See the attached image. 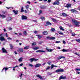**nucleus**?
Here are the masks:
<instances>
[{
	"mask_svg": "<svg viewBox=\"0 0 80 80\" xmlns=\"http://www.w3.org/2000/svg\"><path fill=\"white\" fill-rule=\"evenodd\" d=\"M16 67H18V66H17V65L15 67H13V68H16Z\"/></svg>",
	"mask_w": 80,
	"mask_h": 80,
	"instance_id": "obj_63",
	"label": "nucleus"
},
{
	"mask_svg": "<svg viewBox=\"0 0 80 80\" xmlns=\"http://www.w3.org/2000/svg\"><path fill=\"white\" fill-rule=\"evenodd\" d=\"M29 60L31 62H33V58L30 59H29Z\"/></svg>",
	"mask_w": 80,
	"mask_h": 80,
	"instance_id": "obj_35",
	"label": "nucleus"
},
{
	"mask_svg": "<svg viewBox=\"0 0 80 80\" xmlns=\"http://www.w3.org/2000/svg\"><path fill=\"white\" fill-rule=\"evenodd\" d=\"M41 19L42 20H45V17H42L41 18Z\"/></svg>",
	"mask_w": 80,
	"mask_h": 80,
	"instance_id": "obj_38",
	"label": "nucleus"
},
{
	"mask_svg": "<svg viewBox=\"0 0 80 80\" xmlns=\"http://www.w3.org/2000/svg\"><path fill=\"white\" fill-rule=\"evenodd\" d=\"M66 78H67L66 77H63V76H61L59 78V80H63L64 79H66Z\"/></svg>",
	"mask_w": 80,
	"mask_h": 80,
	"instance_id": "obj_6",
	"label": "nucleus"
},
{
	"mask_svg": "<svg viewBox=\"0 0 80 80\" xmlns=\"http://www.w3.org/2000/svg\"><path fill=\"white\" fill-rule=\"evenodd\" d=\"M46 38L48 39H50V37H49V36H48L46 37Z\"/></svg>",
	"mask_w": 80,
	"mask_h": 80,
	"instance_id": "obj_50",
	"label": "nucleus"
},
{
	"mask_svg": "<svg viewBox=\"0 0 80 80\" xmlns=\"http://www.w3.org/2000/svg\"><path fill=\"white\" fill-rule=\"evenodd\" d=\"M42 12V10H40L39 11V15H40V14H41Z\"/></svg>",
	"mask_w": 80,
	"mask_h": 80,
	"instance_id": "obj_45",
	"label": "nucleus"
},
{
	"mask_svg": "<svg viewBox=\"0 0 80 80\" xmlns=\"http://www.w3.org/2000/svg\"><path fill=\"white\" fill-rule=\"evenodd\" d=\"M24 35H27V32L26 31H25L23 32Z\"/></svg>",
	"mask_w": 80,
	"mask_h": 80,
	"instance_id": "obj_44",
	"label": "nucleus"
},
{
	"mask_svg": "<svg viewBox=\"0 0 80 80\" xmlns=\"http://www.w3.org/2000/svg\"><path fill=\"white\" fill-rule=\"evenodd\" d=\"M7 39L8 40H12V38H7Z\"/></svg>",
	"mask_w": 80,
	"mask_h": 80,
	"instance_id": "obj_54",
	"label": "nucleus"
},
{
	"mask_svg": "<svg viewBox=\"0 0 80 80\" xmlns=\"http://www.w3.org/2000/svg\"><path fill=\"white\" fill-rule=\"evenodd\" d=\"M75 70L77 71H80V68H76Z\"/></svg>",
	"mask_w": 80,
	"mask_h": 80,
	"instance_id": "obj_40",
	"label": "nucleus"
},
{
	"mask_svg": "<svg viewBox=\"0 0 80 80\" xmlns=\"http://www.w3.org/2000/svg\"><path fill=\"white\" fill-rule=\"evenodd\" d=\"M62 42L63 44H66V42H65V41H63Z\"/></svg>",
	"mask_w": 80,
	"mask_h": 80,
	"instance_id": "obj_53",
	"label": "nucleus"
},
{
	"mask_svg": "<svg viewBox=\"0 0 80 80\" xmlns=\"http://www.w3.org/2000/svg\"><path fill=\"white\" fill-rule=\"evenodd\" d=\"M59 28L61 30H62V31H64L65 30V29H64L63 28V27H62V26H60L59 27Z\"/></svg>",
	"mask_w": 80,
	"mask_h": 80,
	"instance_id": "obj_28",
	"label": "nucleus"
},
{
	"mask_svg": "<svg viewBox=\"0 0 80 80\" xmlns=\"http://www.w3.org/2000/svg\"><path fill=\"white\" fill-rule=\"evenodd\" d=\"M8 29L10 30H12V28L10 27Z\"/></svg>",
	"mask_w": 80,
	"mask_h": 80,
	"instance_id": "obj_55",
	"label": "nucleus"
},
{
	"mask_svg": "<svg viewBox=\"0 0 80 80\" xmlns=\"http://www.w3.org/2000/svg\"><path fill=\"white\" fill-rule=\"evenodd\" d=\"M23 65V63L20 64L19 65V66H20V67H22V66Z\"/></svg>",
	"mask_w": 80,
	"mask_h": 80,
	"instance_id": "obj_57",
	"label": "nucleus"
},
{
	"mask_svg": "<svg viewBox=\"0 0 80 80\" xmlns=\"http://www.w3.org/2000/svg\"><path fill=\"white\" fill-rule=\"evenodd\" d=\"M36 36H37V37H38V38H39V39H40L42 38V35L38 34L36 35Z\"/></svg>",
	"mask_w": 80,
	"mask_h": 80,
	"instance_id": "obj_19",
	"label": "nucleus"
},
{
	"mask_svg": "<svg viewBox=\"0 0 80 80\" xmlns=\"http://www.w3.org/2000/svg\"><path fill=\"white\" fill-rule=\"evenodd\" d=\"M60 4V2H59L58 1L57 2H55L53 3V5H59Z\"/></svg>",
	"mask_w": 80,
	"mask_h": 80,
	"instance_id": "obj_10",
	"label": "nucleus"
},
{
	"mask_svg": "<svg viewBox=\"0 0 80 80\" xmlns=\"http://www.w3.org/2000/svg\"><path fill=\"white\" fill-rule=\"evenodd\" d=\"M0 17L2 18H4L6 17V16L3 14H0Z\"/></svg>",
	"mask_w": 80,
	"mask_h": 80,
	"instance_id": "obj_18",
	"label": "nucleus"
},
{
	"mask_svg": "<svg viewBox=\"0 0 80 80\" xmlns=\"http://www.w3.org/2000/svg\"><path fill=\"white\" fill-rule=\"evenodd\" d=\"M37 60L36 59H35V58H33V61H34V62H36V61H37Z\"/></svg>",
	"mask_w": 80,
	"mask_h": 80,
	"instance_id": "obj_41",
	"label": "nucleus"
},
{
	"mask_svg": "<svg viewBox=\"0 0 80 80\" xmlns=\"http://www.w3.org/2000/svg\"><path fill=\"white\" fill-rule=\"evenodd\" d=\"M72 23H74L75 26L78 27H80V25H79V22H77V21L75 19H72Z\"/></svg>",
	"mask_w": 80,
	"mask_h": 80,
	"instance_id": "obj_1",
	"label": "nucleus"
},
{
	"mask_svg": "<svg viewBox=\"0 0 80 80\" xmlns=\"http://www.w3.org/2000/svg\"><path fill=\"white\" fill-rule=\"evenodd\" d=\"M18 34L19 35H18V36H20V35H22V33L21 32L19 33Z\"/></svg>",
	"mask_w": 80,
	"mask_h": 80,
	"instance_id": "obj_51",
	"label": "nucleus"
},
{
	"mask_svg": "<svg viewBox=\"0 0 80 80\" xmlns=\"http://www.w3.org/2000/svg\"><path fill=\"white\" fill-rule=\"evenodd\" d=\"M37 32H38L37 31H34V33H37Z\"/></svg>",
	"mask_w": 80,
	"mask_h": 80,
	"instance_id": "obj_61",
	"label": "nucleus"
},
{
	"mask_svg": "<svg viewBox=\"0 0 80 80\" xmlns=\"http://www.w3.org/2000/svg\"><path fill=\"white\" fill-rule=\"evenodd\" d=\"M10 48H11V49H12L13 47V46L12 45V44H10Z\"/></svg>",
	"mask_w": 80,
	"mask_h": 80,
	"instance_id": "obj_37",
	"label": "nucleus"
},
{
	"mask_svg": "<svg viewBox=\"0 0 80 80\" xmlns=\"http://www.w3.org/2000/svg\"><path fill=\"white\" fill-rule=\"evenodd\" d=\"M12 12L15 13V15H17V14H18V11L17 10L15 11L13 10L12 11Z\"/></svg>",
	"mask_w": 80,
	"mask_h": 80,
	"instance_id": "obj_22",
	"label": "nucleus"
},
{
	"mask_svg": "<svg viewBox=\"0 0 80 80\" xmlns=\"http://www.w3.org/2000/svg\"><path fill=\"white\" fill-rule=\"evenodd\" d=\"M29 67H32L33 66V65H32V64H29Z\"/></svg>",
	"mask_w": 80,
	"mask_h": 80,
	"instance_id": "obj_47",
	"label": "nucleus"
},
{
	"mask_svg": "<svg viewBox=\"0 0 80 80\" xmlns=\"http://www.w3.org/2000/svg\"><path fill=\"white\" fill-rule=\"evenodd\" d=\"M45 26H48V25H52V23L49 22V21H48L45 22Z\"/></svg>",
	"mask_w": 80,
	"mask_h": 80,
	"instance_id": "obj_4",
	"label": "nucleus"
},
{
	"mask_svg": "<svg viewBox=\"0 0 80 80\" xmlns=\"http://www.w3.org/2000/svg\"><path fill=\"white\" fill-rule=\"evenodd\" d=\"M41 66V64L40 63H38L37 64H36L35 67V68H37V67H40Z\"/></svg>",
	"mask_w": 80,
	"mask_h": 80,
	"instance_id": "obj_14",
	"label": "nucleus"
},
{
	"mask_svg": "<svg viewBox=\"0 0 80 80\" xmlns=\"http://www.w3.org/2000/svg\"><path fill=\"white\" fill-rule=\"evenodd\" d=\"M24 12V10L23 9H21V12Z\"/></svg>",
	"mask_w": 80,
	"mask_h": 80,
	"instance_id": "obj_56",
	"label": "nucleus"
},
{
	"mask_svg": "<svg viewBox=\"0 0 80 80\" xmlns=\"http://www.w3.org/2000/svg\"><path fill=\"white\" fill-rule=\"evenodd\" d=\"M51 19L54 22H57V20L55 19V18H52Z\"/></svg>",
	"mask_w": 80,
	"mask_h": 80,
	"instance_id": "obj_30",
	"label": "nucleus"
},
{
	"mask_svg": "<svg viewBox=\"0 0 80 80\" xmlns=\"http://www.w3.org/2000/svg\"><path fill=\"white\" fill-rule=\"evenodd\" d=\"M64 72V70L63 69H58L55 71L56 73H58V72Z\"/></svg>",
	"mask_w": 80,
	"mask_h": 80,
	"instance_id": "obj_2",
	"label": "nucleus"
},
{
	"mask_svg": "<svg viewBox=\"0 0 80 80\" xmlns=\"http://www.w3.org/2000/svg\"><path fill=\"white\" fill-rule=\"evenodd\" d=\"M61 58L65 59V57H64L63 56H60L57 58V60H60Z\"/></svg>",
	"mask_w": 80,
	"mask_h": 80,
	"instance_id": "obj_3",
	"label": "nucleus"
},
{
	"mask_svg": "<svg viewBox=\"0 0 80 80\" xmlns=\"http://www.w3.org/2000/svg\"><path fill=\"white\" fill-rule=\"evenodd\" d=\"M48 65H50V64L51 63V62H48Z\"/></svg>",
	"mask_w": 80,
	"mask_h": 80,
	"instance_id": "obj_62",
	"label": "nucleus"
},
{
	"mask_svg": "<svg viewBox=\"0 0 80 80\" xmlns=\"http://www.w3.org/2000/svg\"><path fill=\"white\" fill-rule=\"evenodd\" d=\"M32 46H34L36 45V42H33L32 43Z\"/></svg>",
	"mask_w": 80,
	"mask_h": 80,
	"instance_id": "obj_36",
	"label": "nucleus"
},
{
	"mask_svg": "<svg viewBox=\"0 0 80 80\" xmlns=\"http://www.w3.org/2000/svg\"><path fill=\"white\" fill-rule=\"evenodd\" d=\"M65 7L66 8H68H68L70 7H71V4H67L66 6H65Z\"/></svg>",
	"mask_w": 80,
	"mask_h": 80,
	"instance_id": "obj_9",
	"label": "nucleus"
},
{
	"mask_svg": "<svg viewBox=\"0 0 80 80\" xmlns=\"http://www.w3.org/2000/svg\"><path fill=\"white\" fill-rule=\"evenodd\" d=\"M70 11L71 12H72V13H77V12H78L75 9H72L70 10Z\"/></svg>",
	"mask_w": 80,
	"mask_h": 80,
	"instance_id": "obj_7",
	"label": "nucleus"
},
{
	"mask_svg": "<svg viewBox=\"0 0 80 80\" xmlns=\"http://www.w3.org/2000/svg\"><path fill=\"white\" fill-rule=\"evenodd\" d=\"M46 49L47 50V52H52L53 51V49H49L48 48H46Z\"/></svg>",
	"mask_w": 80,
	"mask_h": 80,
	"instance_id": "obj_16",
	"label": "nucleus"
},
{
	"mask_svg": "<svg viewBox=\"0 0 80 80\" xmlns=\"http://www.w3.org/2000/svg\"><path fill=\"white\" fill-rule=\"evenodd\" d=\"M36 76L37 77H38L40 78V79H41V80H42V79H43V78H42V77L41 76H40L38 74Z\"/></svg>",
	"mask_w": 80,
	"mask_h": 80,
	"instance_id": "obj_20",
	"label": "nucleus"
},
{
	"mask_svg": "<svg viewBox=\"0 0 80 80\" xmlns=\"http://www.w3.org/2000/svg\"><path fill=\"white\" fill-rule=\"evenodd\" d=\"M51 31L52 32H55V28H52L51 29Z\"/></svg>",
	"mask_w": 80,
	"mask_h": 80,
	"instance_id": "obj_26",
	"label": "nucleus"
},
{
	"mask_svg": "<svg viewBox=\"0 0 80 80\" xmlns=\"http://www.w3.org/2000/svg\"><path fill=\"white\" fill-rule=\"evenodd\" d=\"M38 47H34L33 48V50H37V49H38Z\"/></svg>",
	"mask_w": 80,
	"mask_h": 80,
	"instance_id": "obj_27",
	"label": "nucleus"
},
{
	"mask_svg": "<svg viewBox=\"0 0 80 80\" xmlns=\"http://www.w3.org/2000/svg\"><path fill=\"white\" fill-rule=\"evenodd\" d=\"M76 73L77 74H80V72H76Z\"/></svg>",
	"mask_w": 80,
	"mask_h": 80,
	"instance_id": "obj_58",
	"label": "nucleus"
},
{
	"mask_svg": "<svg viewBox=\"0 0 80 80\" xmlns=\"http://www.w3.org/2000/svg\"><path fill=\"white\" fill-rule=\"evenodd\" d=\"M62 52H68V50L65 49H63L62 50Z\"/></svg>",
	"mask_w": 80,
	"mask_h": 80,
	"instance_id": "obj_29",
	"label": "nucleus"
},
{
	"mask_svg": "<svg viewBox=\"0 0 80 80\" xmlns=\"http://www.w3.org/2000/svg\"><path fill=\"white\" fill-rule=\"evenodd\" d=\"M74 54L75 55H78V56H80V54H78L77 52L74 53Z\"/></svg>",
	"mask_w": 80,
	"mask_h": 80,
	"instance_id": "obj_49",
	"label": "nucleus"
},
{
	"mask_svg": "<svg viewBox=\"0 0 80 80\" xmlns=\"http://www.w3.org/2000/svg\"><path fill=\"white\" fill-rule=\"evenodd\" d=\"M42 34L44 35H48V32L47 31H44L42 32Z\"/></svg>",
	"mask_w": 80,
	"mask_h": 80,
	"instance_id": "obj_11",
	"label": "nucleus"
},
{
	"mask_svg": "<svg viewBox=\"0 0 80 80\" xmlns=\"http://www.w3.org/2000/svg\"><path fill=\"white\" fill-rule=\"evenodd\" d=\"M27 17L26 16L23 15L22 16V20H27Z\"/></svg>",
	"mask_w": 80,
	"mask_h": 80,
	"instance_id": "obj_12",
	"label": "nucleus"
},
{
	"mask_svg": "<svg viewBox=\"0 0 80 80\" xmlns=\"http://www.w3.org/2000/svg\"><path fill=\"white\" fill-rule=\"evenodd\" d=\"M22 73H21V75H19V77H21H21H22Z\"/></svg>",
	"mask_w": 80,
	"mask_h": 80,
	"instance_id": "obj_60",
	"label": "nucleus"
},
{
	"mask_svg": "<svg viewBox=\"0 0 80 80\" xmlns=\"http://www.w3.org/2000/svg\"><path fill=\"white\" fill-rule=\"evenodd\" d=\"M22 60H23V58L22 57H21L18 59V61L20 62H22Z\"/></svg>",
	"mask_w": 80,
	"mask_h": 80,
	"instance_id": "obj_24",
	"label": "nucleus"
},
{
	"mask_svg": "<svg viewBox=\"0 0 80 80\" xmlns=\"http://www.w3.org/2000/svg\"><path fill=\"white\" fill-rule=\"evenodd\" d=\"M40 8L41 9H45L47 8V7L45 6H40Z\"/></svg>",
	"mask_w": 80,
	"mask_h": 80,
	"instance_id": "obj_15",
	"label": "nucleus"
},
{
	"mask_svg": "<svg viewBox=\"0 0 80 80\" xmlns=\"http://www.w3.org/2000/svg\"><path fill=\"white\" fill-rule=\"evenodd\" d=\"M6 68L5 67L2 70V71H3V70H4H4H5V72H6V71H7V70H8V68Z\"/></svg>",
	"mask_w": 80,
	"mask_h": 80,
	"instance_id": "obj_21",
	"label": "nucleus"
},
{
	"mask_svg": "<svg viewBox=\"0 0 80 80\" xmlns=\"http://www.w3.org/2000/svg\"><path fill=\"white\" fill-rule=\"evenodd\" d=\"M5 35L6 37H8V35H7V33H6Z\"/></svg>",
	"mask_w": 80,
	"mask_h": 80,
	"instance_id": "obj_59",
	"label": "nucleus"
},
{
	"mask_svg": "<svg viewBox=\"0 0 80 80\" xmlns=\"http://www.w3.org/2000/svg\"><path fill=\"white\" fill-rule=\"evenodd\" d=\"M27 3H29V4H30V1H28Z\"/></svg>",
	"mask_w": 80,
	"mask_h": 80,
	"instance_id": "obj_64",
	"label": "nucleus"
},
{
	"mask_svg": "<svg viewBox=\"0 0 80 80\" xmlns=\"http://www.w3.org/2000/svg\"><path fill=\"white\" fill-rule=\"evenodd\" d=\"M75 33H72V36H75Z\"/></svg>",
	"mask_w": 80,
	"mask_h": 80,
	"instance_id": "obj_46",
	"label": "nucleus"
},
{
	"mask_svg": "<svg viewBox=\"0 0 80 80\" xmlns=\"http://www.w3.org/2000/svg\"><path fill=\"white\" fill-rule=\"evenodd\" d=\"M50 67L48 66L47 67V68H46V70H49L50 69Z\"/></svg>",
	"mask_w": 80,
	"mask_h": 80,
	"instance_id": "obj_42",
	"label": "nucleus"
},
{
	"mask_svg": "<svg viewBox=\"0 0 80 80\" xmlns=\"http://www.w3.org/2000/svg\"><path fill=\"white\" fill-rule=\"evenodd\" d=\"M36 53H38V52H45V51L43 50H39L37 51H36Z\"/></svg>",
	"mask_w": 80,
	"mask_h": 80,
	"instance_id": "obj_23",
	"label": "nucleus"
},
{
	"mask_svg": "<svg viewBox=\"0 0 80 80\" xmlns=\"http://www.w3.org/2000/svg\"><path fill=\"white\" fill-rule=\"evenodd\" d=\"M43 41H40V42H39V44H41V43H43Z\"/></svg>",
	"mask_w": 80,
	"mask_h": 80,
	"instance_id": "obj_52",
	"label": "nucleus"
},
{
	"mask_svg": "<svg viewBox=\"0 0 80 80\" xmlns=\"http://www.w3.org/2000/svg\"><path fill=\"white\" fill-rule=\"evenodd\" d=\"M50 40H55V38L54 37H52L50 38Z\"/></svg>",
	"mask_w": 80,
	"mask_h": 80,
	"instance_id": "obj_34",
	"label": "nucleus"
},
{
	"mask_svg": "<svg viewBox=\"0 0 80 80\" xmlns=\"http://www.w3.org/2000/svg\"><path fill=\"white\" fill-rule=\"evenodd\" d=\"M18 51L19 52H23V50L22 48H19L18 49Z\"/></svg>",
	"mask_w": 80,
	"mask_h": 80,
	"instance_id": "obj_17",
	"label": "nucleus"
},
{
	"mask_svg": "<svg viewBox=\"0 0 80 80\" xmlns=\"http://www.w3.org/2000/svg\"><path fill=\"white\" fill-rule=\"evenodd\" d=\"M12 18L10 17H8L6 18V20L7 22H9L10 20H12Z\"/></svg>",
	"mask_w": 80,
	"mask_h": 80,
	"instance_id": "obj_5",
	"label": "nucleus"
},
{
	"mask_svg": "<svg viewBox=\"0 0 80 80\" xmlns=\"http://www.w3.org/2000/svg\"><path fill=\"white\" fill-rule=\"evenodd\" d=\"M62 15L64 17H67V14L65 13H62Z\"/></svg>",
	"mask_w": 80,
	"mask_h": 80,
	"instance_id": "obj_31",
	"label": "nucleus"
},
{
	"mask_svg": "<svg viewBox=\"0 0 80 80\" xmlns=\"http://www.w3.org/2000/svg\"><path fill=\"white\" fill-rule=\"evenodd\" d=\"M2 53H7V51L4 48H2Z\"/></svg>",
	"mask_w": 80,
	"mask_h": 80,
	"instance_id": "obj_8",
	"label": "nucleus"
},
{
	"mask_svg": "<svg viewBox=\"0 0 80 80\" xmlns=\"http://www.w3.org/2000/svg\"><path fill=\"white\" fill-rule=\"evenodd\" d=\"M76 41L78 43H80V39H76Z\"/></svg>",
	"mask_w": 80,
	"mask_h": 80,
	"instance_id": "obj_32",
	"label": "nucleus"
},
{
	"mask_svg": "<svg viewBox=\"0 0 80 80\" xmlns=\"http://www.w3.org/2000/svg\"><path fill=\"white\" fill-rule=\"evenodd\" d=\"M53 67H54V65H53V64H52L51 66V69H52Z\"/></svg>",
	"mask_w": 80,
	"mask_h": 80,
	"instance_id": "obj_43",
	"label": "nucleus"
},
{
	"mask_svg": "<svg viewBox=\"0 0 80 80\" xmlns=\"http://www.w3.org/2000/svg\"><path fill=\"white\" fill-rule=\"evenodd\" d=\"M58 33L60 34V35H63V33L62 32H61V31H58Z\"/></svg>",
	"mask_w": 80,
	"mask_h": 80,
	"instance_id": "obj_33",
	"label": "nucleus"
},
{
	"mask_svg": "<svg viewBox=\"0 0 80 80\" xmlns=\"http://www.w3.org/2000/svg\"><path fill=\"white\" fill-rule=\"evenodd\" d=\"M26 8L27 10H28V8H29V6L27 5L26 6Z\"/></svg>",
	"mask_w": 80,
	"mask_h": 80,
	"instance_id": "obj_39",
	"label": "nucleus"
},
{
	"mask_svg": "<svg viewBox=\"0 0 80 80\" xmlns=\"http://www.w3.org/2000/svg\"><path fill=\"white\" fill-rule=\"evenodd\" d=\"M30 48V47L29 46H27L24 47V49L27 50V49H29Z\"/></svg>",
	"mask_w": 80,
	"mask_h": 80,
	"instance_id": "obj_25",
	"label": "nucleus"
},
{
	"mask_svg": "<svg viewBox=\"0 0 80 80\" xmlns=\"http://www.w3.org/2000/svg\"><path fill=\"white\" fill-rule=\"evenodd\" d=\"M60 43V41H56V43Z\"/></svg>",
	"mask_w": 80,
	"mask_h": 80,
	"instance_id": "obj_48",
	"label": "nucleus"
},
{
	"mask_svg": "<svg viewBox=\"0 0 80 80\" xmlns=\"http://www.w3.org/2000/svg\"><path fill=\"white\" fill-rule=\"evenodd\" d=\"M0 40H1V41H4L5 40V39L4 38V37H0Z\"/></svg>",
	"mask_w": 80,
	"mask_h": 80,
	"instance_id": "obj_13",
	"label": "nucleus"
}]
</instances>
